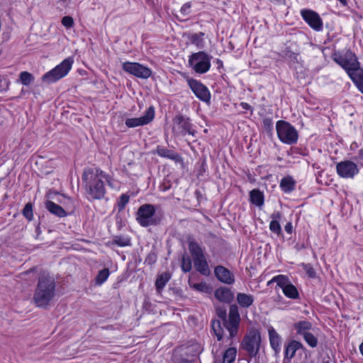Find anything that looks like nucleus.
<instances>
[{"instance_id": "1", "label": "nucleus", "mask_w": 363, "mask_h": 363, "mask_svg": "<svg viewBox=\"0 0 363 363\" xmlns=\"http://www.w3.org/2000/svg\"><path fill=\"white\" fill-rule=\"evenodd\" d=\"M111 177L99 168H86L84 170L82 180L86 193L90 200H101L106 194L105 182L112 186Z\"/></svg>"}, {"instance_id": "2", "label": "nucleus", "mask_w": 363, "mask_h": 363, "mask_svg": "<svg viewBox=\"0 0 363 363\" xmlns=\"http://www.w3.org/2000/svg\"><path fill=\"white\" fill-rule=\"evenodd\" d=\"M55 281L48 275L39 277L33 300L40 308H46L55 296Z\"/></svg>"}, {"instance_id": "3", "label": "nucleus", "mask_w": 363, "mask_h": 363, "mask_svg": "<svg viewBox=\"0 0 363 363\" xmlns=\"http://www.w3.org/2000/svg\"><path fill=\"white\" fill-rule=\"evenodd\" d=\"M188 247L196 270L203 276H209L211 270L204 254V249L192 238H188Z\"/></svg>"}, {"instance_id": "4", "label": "nucleus", "mask_w": 363, "mask_h": 363, "mask_svg": "<svg viewBox=\"0 0 363 363\" xmlns=\"http://www.w3.org/2000/svg\"><path fill=\"white\" fill-rule=\"evenodd\" d=\"M135 219L140 226L146 228L160 225L162 216L156 213L154 205L145 203L141 205L138 209Z\"/></svg>"}, {"instance_id": "5", "label": "nucleus", "mask_w": 363, "mask_h": 363, "mask_svg": "<svg viewBox=\"0 0 363 363\" xmlns=\"http://www.w3.org/2000/svg\"><path fill=\"white\" fill-rule=\"evenodd\" d=\"M212 56L204 51L194 52L189 56L188 65L196 74H203L210 70Z\"/></svg>"}, {"instance_id": "6", "label": "nucleus", "mask_w": 363, "mask_h": 363, "mask_svg": "<svg viewBox=\"0 0 363 363\" xmlns=\"http://www.w3.org/2000/svg\"><path fill=\"white\" fill-rule=\"evenodd\" d=\"M73 59L67 57L60 64L43 74L41 77L42 82L47 84H51L65 77L72 68Z\"/></svg>"}, {"instance_id": "7", "label": "nucleus", "mask_w": 363, "mask_h": 363, "mask_svg": "<svg viewBox=\"0 0 363 363\" xmlns=\"http://www.w3.org/2000/svg\"><path fill=\"white\" fill-rule=\"evenodd\" d=\"M276 130L278 138L286 145H294L297 143L298 134L296 129L289 122L279 120L277 122Z\"/></svg>"}, {"instance_id": "8", "label": "nucleus", "mask_w": 363, "mask_h": 363, "mask_svg": "<svg viewBox=\"0 0 363 363\" xmlns=\"http://www.w3.org/2000/svg\"><path fill=\"white\" fill-rule=\"evenodd\" d=\"M172 132L175 135L183 137L187 134L195 137L196 133L191 119L182 114H178L173 118Z\"/></svg>"}, {"instance_id": "9", "label": "nucleus", "mask_w": 363, "mask_h": 363, "mask_svg": "<svg viewBox=\"0 0 363 363\" xmlns=\"http://www.w3.org/2000/svg\"><path fill=\"white\" fill-rule=\"evenodd\" d=\"M277 286L281 289L284 296L289 298L297 300L300 298L297 288L291 283L286 275L279 274L275 276Z\"/></svg>"}, {"instance_id": "10", "label": "nucleus", "mask_w": 363, "mask_h": 363, "mask_svg": "<svg viewBox=\"0 0 363 363\" xmlns=\"http://www.w3.org/2000/svg\"><path fill=\"white\" fill-rule=\"evenodd\" d=\"M240 323V315L238 307L236 304L230 306L228 318L226 319L225 328L229 332V337H235L238 333V328Z\"/></svg>"}, {"instance_id": "11", "label": "nucleus", "mask_w": 363, "mask_h": 363, "mask_svg": "<svg viewBox=\"0 0 363 363\" xmlns=\"http://www.w3.org/2000/svg\"><path fill=\"white\" fill-rule=\"evenodd\" d=\"M123 69L136 77L147 79L152 75V70L138 62H125L122 65Z\"/></svg>"}, {"instance_id": "12", "label": "nucleus", "mask_w": 363, "mask_h": 363, "mask_svg": "<svg viewBox=\"0 0 363 363\" xmlns=\"http://www.w3.org/2000/svg\"><path fill=\"white\" fill-rule=\"evenodd\" d=\"M186 82L192 92L195 96L203 102H209L211 99V93L206 86L200 81L186 77Z\"/></svg>"}, {"instance_id": "13", "label": "nucleus", "mask_w": 363, "mask_h": 363, "mask_svg": "<svg viewBox=\"0 0 363 363\" xmlns=\"http://www.w3.org/2000/svg\"><path fill=\"white\" fill-rule=\"evenodd\" d=\"M337 174L344 179H353L359 174V169L356 163L351 160H344L336 164Z\"/></svg>"}, {"instance_id": "14", "label": "nucleus", "mask_w": 363, "mask_h": 363, "mask_svg": "<svg viewBox=\"0 0 363 363\" xmlns=\"http://www.w3.org/2000/svg\"><path fill=\"white\" fill-rule=\"evenodd\" d=\"M333 60L346 71L348 76L360 65L357 56L352 52L345 57L340 55L335 56Z\"/></svg>"}, {"instance_id": "15", "label": "nucleus", "mask_w": 363, "mask_h": 363, "mask_svg": "<svg viewBox=\"0 0 363 363\" xmlns=\"http://www.w3.org/2000/svg\"><path fill=\"white\" fill-rule=\"evenodd\" d=\"M261 337L259 333L251 331L243 340V348L251 357H255L259 351Z\"/></svg>"}, {"instance_id": "16", "label": "nucleus", "mask_w": 363, "mask_h": 363, "mask_svg": "<svg viewBox=\"0 0 363 363\" xmlns=\"http://www.w3.org/2000/svg\"><path fill=\"white\" fill-rule=\"evenodd\" d=\"M301 16L305 22L314 30L320 32L323 29V22L320 15L311 9H302Z\"/></svg>"}, {"instance_id": "17", "label": "nucleus", "mask_w": 363, "mask_h": 363, "mask_svg": "<svg viewBox=\"0 0 363 363\" xmlns=\"http://www.w3.org/2000/svg\"><path fill=\"white\" fill-rule=\"evenodd\" d=\"M155 108L150 106L145 111L144 116L139 118H128L125 121V124L128 128H135L147 125L153 121L155 118Z\"/></svg>"}, {"instance_id": "18", "label": "nucleus", "mask_w": 363, "mask_h": 363, "mask_svg": "<svg viewBox=\"0 0 363 363\" xmlns=\"http://www.w3.org/2000/svg\"><path fill=\"white\" fill-rule=\"evenodd\" d=\"M152 153L161 157L171 160L175 163H184V159L180 154L162 145H157L156 149L152 151Z\"/></svg>"}, {"instance_id": "19", "label": "nucleus", "mask_w": 363, "mask_h": 363, "mask_svg": "<svg viewBox=\"0 0 363 363\" xmlns=\"http://www.w3.org/2000/svg\"><path fill=\"white\" fill-rule=\"evenodd\" d=\"M214 274L216 279L223 284L231 285L235 282L233 273L222 265H218L215 267Z\"/></svg>"}, {"instance_id": "20", "label": "nucleus", "mask_w": 363, "mask_h": 363, "mask_svg": "<svg viewBox=\"0 0 363 363\" xmlns=\"http://www.w3.org/2000/svg\"><path fill=\"white\" fill-rule=\"evenodd\" d=\"M215 297L223 303H230L234 298V294L232 291L225 286L218 288L214 292Z\"/></svg>"}, {"instance_id": "21", "label": "nucleus", "mask_w": 363, "mask_h": 363, "mask_svg": "<svg viewBox=\"0 0 363 363\" xmlns=\"http://www.w3.org/2000/svg\"><path fill=\"white\" fill-rule=\"evenodd\" d=\"M268 333L271 347L275 353H279L281 351V336L273 327L269 328Z\"/></svg>"}, {"instance_id": "22", "label": "nucleus", "mask_w": 363, "mask_h": 363, "mask_svg": "<svg viewBox=\"0 0 363 363\" xmlns=\"http://www.w3.org/2000/svg\"><path fill=\"white\" fill-rule=\"evenodd\" d=\"M46 209L52 215H55L59 218H64L67 216V213L65 209L55 202L48 200L45 203Z\"/></svg>"}, {"instance_id": "23", "label": "nucleus", "mask_w": 363, "mask_h": 363, "mask_svg": "<svg viewBox=\"0 0 363 363\" xmlns=\"http://www.w3.org/2000/svg\"><path fill=\"white\" fill-rule=\"evenodd\" d=\"M184 355L186 357L194 359L195 362L196 358L201 353L202 347L201 345L198 342H193L191 345L186 346L185 347Z\"/></svg>"}, {"instance_id": "24", "label": "nucleus", "mask_w": 363, "mask_h": 363, "mask_svg": "<svg viewBox=\"0 0 363 363\" xmlns=\"http://www.w3.org/2000/svg\"><path fill=\"white\" fill-rule=\"evenodd\" d=\"M171 274L165 272L158 274L155 281V289L157 294H161L167 283L171 279Z\"/></svg>"}, {"instance_id": "25", "label": "nucleus", "mask_w": 363, "mask_h": 363, "mask_svg": "<svg viewBox=\"0 0 363 363\" xmlns=\"http://www.w3.org/2000/svg\"><path fill=\"white\" fill-rule=\"evenodd\" d=\"M351 80L363 94V69L360 65L349 75Z\"/></svg>"}, {"instance_id": "26", "label": "nucleus", "mask_w": 363, "mask_h": 363, "mask_svg": "<svg viewBox=\"0 0 363 363\" xmlns=\"http://www.w3.org/2000/svg\"><path fill=\"white\" fill-rule=\"evenodd\" d=\"M250 201L252 204L261 207L264 203V195L262 191L258 189H254L250 191Z\"/></svg>"}, {"instance_id": "27", "label": "nucleus", "mask_w": 363, "mask_h": 363, "mask_svg": "<svg viewBox=\"0 0 363 363\" xmlns=\"http://www.w3.org/2000/svg\"><path fill=\"white\" fill-rule=\"evenodd\" d=\"M279 186L284 193H291L295 189L296 182L292 177L286 176L281 179Z\"/></svg>"}, {"instance_id": "28", "label": "nucleus", "mask_w": 363, "mask_h": 363, "mask_svg": "<svg viewBox=\"0 0 363 363\" xmlns=\"http://www.w3.org/2000/svg\"><path fill=\"white\" fill-rule=\"evenodd\" d=\"M204 35L205 33L203 32L191 33L188 35V40L191 44L196 45L198 49H203L205 47Z\"/></svg>"}, {"instance_id": "29", "label": "nucleus", "mask_w": 363, "mask_h": 363, "mask_svg": "<svg viewBox=\"0 0 363 363\" xmlns=\"http://www.w3.org/2000/svg\"><path fill=\"white\" fill-rule=\"evenodd\" d=\"M236 299L238 304L245 308H249L254 302V296L245 293H238Z\"/></svg>"}, {"instance_id": "30", "label": "nucleus", "mask_w": 363, "mask_h": 363, "mask_svg": "<svg viewBox=\"0 0 363 363\" xmlns=\"http://www.w3.org/2000/svg\"><path fill=\"white\" fill-rule=\"evenodd\" d=\"M110 244L121 247L130 246L131 239L129 236L127 235H114L112 240L110 241Z\"/></svg>"}, {"instance_id": "31", "label": "nucleus", "mask_w": 363, "mask_h": 363, "mask_svg": "<svg viewBox=\"0 0 363 363\" xmlns=\"http://www.w3.org/2000/svg\"><path fill=\"white\" fill-rule=\"evenodd\" d=\"M294 328L297 334L303 335L309 333V330L312 328V323L308 320H301L294 323Z\"/></svg>"}, {"instance_id": "32", "label": "nucleus", "mask_w": 363, "mask_h": 363, "mask_svg": "<svg viewBox=\"0 0 363 363\" xmlns=\"http://www.w3.org/2000/svg\"><path fill=\"white\" fill-rule=\"evenodd\" d=\"M302 347V344L298 341H291L285 348V356L290 359L294 357L296 352Z\"/></svg>"}, {"instance_id": "33", "label": "nucleus", "mask_w": 363, "mask_h": 363, "mask_svg": "<svg viewBox=\"0 0 363 363\" xmlns=\"http://www.w3.org/2000/svg\"><path fill=\"white\" fill-rule=\"evenodd\" d=\"M211 328L217 337V340L220 341L223 336V329L221 326V322L219 320H213L211 323Z\"/></svg>"}, {"instance_id": "34", "label": "nucleus", "mask_w": 363, "mask_h": 363, "mask_svg": "<svg viewBox=\"0 0 363 363\" xmlns=\"http://www.w3.org/2000/svg\"><path fill=\"white\" fill-rule=\"evenodd\" d=\"M110 271L108 268H104L100 270L95 278V284L98 286L102 285L108 278Z\"/></svg>"}, {"instance_id": "35", "label": "nucleus", "mask_w": 363, "mask_h": 363, "mask_svg": "<svg viewBox=\"0 0 363 363\" xmlns=\"http://www.w3.org/2000/svg\"><path fill=\"white\" fill-rule=\"evenodd\" d=\"M236 354V348L230 347L227 349L223 354L222 363H232L235 359Z\"/></svg>"}, {"instance_id": "36", "label": "nucleus", "mask_w": 363, "mask_h": 363, "mask_svg": "<svg viewBox=\"0 0 363 363\" xmlns=\"http://www.w3.org/2000/svg\"><path fill=\"white\" fill-rule=\"evenodd\" d=\"M34 79V76L27 71L21 72L19 74V81L24 86H29Z\"/></svg>"}, {"instance_id": "37", "label": "nucleus", "mask_w": 363, "mask_h": 363, "mask_svg": "<svg viewBox=\"0 0 363 363\" xmlns=\"http://www.w3.org/2000/svg\"><path fill=\"white\" fill-rule=\"evenodd\" d=\"M182 270L184 273L189 272L192 269V260L190 257L186 254H184L182 257L181 263Z\"/></svg>"}, {"instance_id": "38", "label": "nucleus", "mask_w": 363, "mask_h": 363, "mask_svg": "<svg viewBox=\"0 0 363 363\" xmlns=\"http://www.w3.org/2000/svg\"><path fill=\"white\" fill-rule=\"evenodd\" d=\"M129 200L130 196L127 194H123L119 196L116 203L119 212H121L125 209V207L129 202Z\"/></svg>"}, {"instance_id": "39", "label": "nucleus", "mask_w": 363, "mask_h": 363, "mask_svg": "<svg viewBox=\"0 0 363 363\" xmlns=\"http://www.w3.org/2000/svg\"><path fill=\"white\" fill-rule=\"evenodd\" d=\"M263 129L270 136L273 135L274 123L271 118H265L262 121Z\"/></svg>"}, {"instance_id": "40", "label": "nucleus", "mask_w": 363, "mask_h": 363, "mask_svg": "<svg viewBox=\"0 0 363 363\" xmlns=\"http://www.w3.org/2000/svg\"><path fill=\"white\" fill-rule=\"evenodd\" d=\"M22 213L23 216L28 220L31 221L33 219V204L30 202L27 203Z\"/></svg>"}, {"instance_id": "41", "label": "nucleus", "mask_w": 363, "mask_h": 363, "mask_svg": "<svg viewBox=\"0 0 363 363\" xmlns=\"http://www.w3.org/2000/svg\"><path fill=\"white\" fill-rule=\"evenodd\" d=\"M302 336L310 347H315L318 345V339L311 333L309 332Z\"/></svg>"}, {"instance_id": "42", "label": "nucleus", "mask_w": 363, "mask_h": 363, "mask_svg": "<svg viewBox=\"0 0 363 363\" xmlns=\"http://www.w3.org/2000/svg\"><path fill=\"white\" fill-rule=\"evenodd\" d=\"M269 230L277 234V235H281L282 234L281 228L280 223L277 220H271L269 223Z\"/></svg>"}, {"instance_id": "43", "label": "nucleus", "mask_w": 363, "mask_h": 363, "mask_svg": "<svg viewBox=\"0 0 363 363\" xmlns=\"http://www.w3.org/2000/svg\"><path fill=\"white\" fill-rule=\"evenodd\" d=\"M157 255L155 250H151L148 255H147L145 263L147 264L148 265H152L157 262Z\"/></svg>"}, {"instance_id": "44", "label": "nucleus", "mask_w": 363, "mask_h": 363, "mask_svg": "<svg viewBox=\"0 0 363 363\" xmlns=\"http://www.w3.org/2000/svg\"><path fill=\"white\" fill-rule=\"evenodd\" d=\"M216 314L218 318L223 320V325L225 326L227 319V311L224 307H217Z\"/></svg>"}, {"instance_id": "45", "label": "nucleus", "mask_w": 363, "mask_h": 363, "mask_svg": "<svg viewBox=\"0 0 363 363\" xmlns=\"http://www.w3.org/2000/svg\"><path fill=\"white\" fill-rule=\"evenodd\" d=\"M62 24L67 28H70L74 26V20L72 17L69 16H64L62 18Z\"/></svg>"}, {"instance_id": "46", "label": "nucleus", "mask_w": 363, "mask_h": 363, "mask_svg": "<svg viewBox=\"0 0 363 363\" xmlns=\"http://www.w3.org/2000/svg\"><path fill=\"white\" fill-rule=\"evenodd\" d=\"M303 269L306 274L311 278H314L316 275L315 271L310 264H303Z\"/></svg>"}, {"instance_id": "47", "label": "nucleus", "mask_w": 363, "mask_h": 363, "mask_svg": "<svg viewBox=\"0 0 363 363\" xmlns=\"http://www.w3.org/2000/svg\"><path fill=\"white\" fill-rule=\"evenodd\" d=\"M193 288L199 291H205L207 289V285L203 282L196 283L194 284Z\"/></svg>"}, {"instance_id": "48", "label": "nucleus", "mask_w": 363, "mask_h": 363, "mask_svg": "<svg viewBox=\"0 0 363 363\" xmlns=\"http://www.w3.org/2000/svg\"><path fill=\"white\" fill-rule=\"evenodd\" d=\"M170 291L177 298H182L183 297V291L182 289L178 287L171 288Z\"/></svg>"}, {"instance_id": "49", "label": "nucleus", "mask_w": 363, "mask_h": 363, "mask_svg": "<svg viewBox=\"0 0 363 363\" xmlns=\"http://www.w3.org/2000/svg\"><path fill=\"white\" fill-rule=\"evenodd\" d=\"M191 8V4L190 3H186L184 4L181 9H180V12L183 14V15H188L189 13H190V9Z\"/></svg>"}, {"instance_id": "50", "label": "nucleus", "mask_w": 363, "mask_h": 363, "mask_svg": "<svg viewBox=\"0 0 363 363\" xmlns=\"http://www.w3.org/2000/svg\"><path fill=\"white\" fill-rule=\"evenodd\" d=\"M175 363H194V359L182 356L180 358L177 359Z\"/></svg>"}, {"instance_id": "51", "label": "nucleus", "mask_w": 363, "mask_h": 363, "mask_svg": "<svg viewBox=\"0 0 363 363\" xmlns=\"http://www.w3.org/2000/svg\"><path fill=\"white\" fill-rule=\"evenodd\" d=\"M281 217H282V213L279 211H274L271 215V218L272 219V220H277L279 222V220H281Z\"/></svg>"}, {"instance_id": "52", "label": "nucleus", "mask_w": 363, "mask_h": 363, "mask_svg": "<svg viewBox=\"0 0 363 363\" xmlns=\"http://www.w3.org/2000/svg\"><path fill=\"white\" fill-rule=\"evenodd\" d=\"M284 230L287 233L291 234L293 232L292 223L291 222H288L284 226Z\"/></svg>"}, {"instance_id": "53", "label": "nucleus", "mask_w": 363, "mask_h": 363, "mask_svg": "<svg viewBox=\"0 0 363 363\" xmlns=\"http://www.w3.org/2000/svg\"><path fill=\"white\" fill-rule=\"evenodd\" d=\"M356 161H363V149H360L358 151L357 155L354 157Z\"/></svg>"}, {"instance_id": "54", "label": "nucleus", "mask_w": 363, "mask_h": 363, "mask_svg": "<svg viewBox=\"0 0 363 363\" xmlns=\"http://www.w3.org/2000/svg\"><path fill=\"white\" fill-rule=\"evenodd\" d=\"M240 106L242 107V108H243L245 110H251L252 109V106L246 102H241Z\"/></svg>"}, {"instance_id": "55", "label": "nucleus", "mask_w": 363, "mask_h": 363, "mask_svg": "<svg viewBox=\"0 0 363 363\" xmlns=\"http://www.w3.org/2000/svg\"><path fill=\"white\" fill-rule=\"evenodd\" d=\"M216 65H218V69H219L220 68L223 67V61L220 59H216Z\"/></svg>"}, {"instance_id": "56", "label": "nucleus", "mask_w": 363, "mask_h": 363, "mask_svg": "<svg viewBox=\"0 0 363 363\" xmlns=\"http://www.w3.org/2000/svg\"><path fill=\"white\" fill-rule=\"evenodd\" d=\"M340 1V3L342 5V6H347V0H338Z\"/></svg>"}, {"instance_id": "57", "label": "nucleus", "mask_w": 363, "mask_h": 363, "mask_svg": "<svg viewBox=\"0 0 363 363\" xmlns=\"http://www.w3.org/2000/svg\"><path fill=\"white\" fill-rule=\"evenodd\" d=\"M274 279H275V277H274L271 280H269L267 282V286L271 285L272 283H276V281H274Z\"/></svg>"}, {"instance_id": "58", "label": "nucleus", "mask_w": 363, "mask_h": 363, "mask_svg": "<svg viewBox=\"0 0 363 363\" xmlns=\"http://www.w3.org/2000/svg\"><path fill=\"white\" fill-rule=\"evenodd\" d=\"M359 350H360L361 354L363 356V342L359 346Z\"/></svg>"}, {"instance_id": "59", "label": "nucleus", "mask_w": 363, "mask_h": 363, "mask_svg": "<svg viewBox=\"0 0 363 363\" xmlns=\"http://www.w3.org/2000/svg\"><path fill=\"white\" fill-rule=\"evenodd\" d=\"M35 231L38 233V234H39V233H40V227H39V226H38V227L36 228Z\"/></svg>"}, {"instance_id": "60", "label": "nucleus", "mask_w": 363, "mask_h": 363, "mask_svg": "<svg viewBox=\"0 0 363 363\" xmlns=\"http://www.w3.org/2000/svg\"><path fill=\"white\" fill-rule=\"evenodd\" d=\"M147 3L151 2L152 0H146Z\"/></svg>"}, {"instance_id": "61", "label": "nucleus", "mask_w": 363, "mask_h": 363, "mask_svg": "<svg viewBox=\"0 0 363 363\" xmlns=\"http://www.w3.org/2000/svg\"><path fill=\"white\" fill-rule=\"evenodd\" d=\"M323 363H329V362H328V361H327V362H323Z\"/></svg>"}]
</instances>
